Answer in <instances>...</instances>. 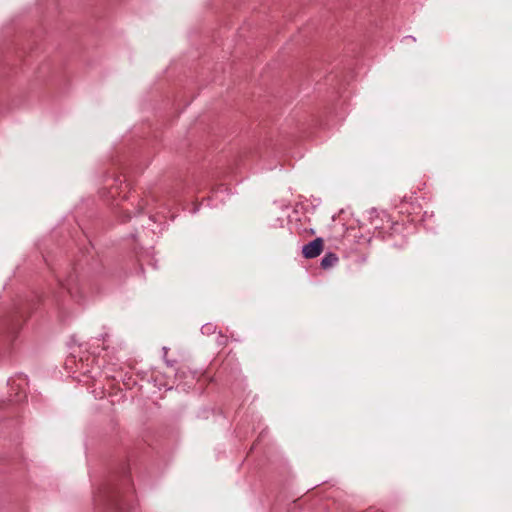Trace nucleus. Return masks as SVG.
<instances>
[{"instance_id":"f257e3e1","label":"nucleus","mask_w":512,"mask_h":512,"mask_svg":"<svg viewBox=\"0 0 512 512\" xmlns=\"http://www.w3.org/2000/svg\"><path fill=\"white\" fill-rule=\"evenodd\" d=\"M324 248V241L322 238H316L302 248V254L307 259L316 258L319 256Z\"/></svg>"},{"instance_id":"f03ea898","label":"nucleus","mask_w":512,"mask_h":512,"mask_svg":"<svg viewBox=\"0 0 512 512\" xmlns=\"http://www.w3.org/2000/svg\"><path fill=\"white\" fill-rule=\"evenodd\" d=\"M338 261V257L334 253L326 254L321 260V266L324 269L332 267Z\"/></svg>"}]
</instances>
